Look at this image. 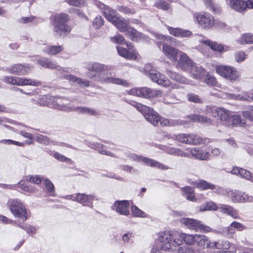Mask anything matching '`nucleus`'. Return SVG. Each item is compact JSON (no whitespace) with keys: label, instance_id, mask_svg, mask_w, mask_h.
<instances>
[{"label":"nucleus","instance_id":"f257e3e1","mask_svg":"<svg viewBox=\"0 0 253 253\" xmlns=\"http://www.w3.org/2000/svg\"><path fill=\"white\" fill-rule=\"evenodd\" d=\"M196 234H187L183 233L164 232L159 233L158 240L162 243L161 250L175 251L177 247L181 245L182 241L189 245L195 243Z\"/></svg>","mask_w":253,"mask_h":253},{"label":"nucleus","instance_id":"f03ea898","mask_svg":"<svg viewBox=\"0 0 253 253\" xmlns=\"http://www.w3.org/2000/svg\"><path fill=\"white\" fill-rule=\"evenodd\" d=\"M88 71L86 73L87 76L93 81L100 82L102 84H112L118 85H122L124 86H127L128 83L126 81L121 78H114L111 74L108 73H100L98 76Z\"/></svg>","mask_w":253,"mask_h":253},{"label":"nucleus","instance_id":"7ed1b4c3","mask_svg":"<svg viewBox=\"0 0 253 253\" xmlns=\"http://www.w3.org/2000/svg\"><path fill=\"white\" fill-rule=\"evenodd\" d=\"M130 104L140 112L150 123L154 126L159 125L160 115L152 108L134 101H131Z\"/></svg>","mask_w":253,"mask_h":253},{"label":"nucleus","instance_id":"20e7f679","mask_svg":"<svg viewBox=\"0 0 253 253\" xmlns=\"http://www.w3.org/2000/svg\"><path fill=\"white\" fill-rule=\"evenodd\" d=\"M68 15L65 13L54 15L52 18L54 31L60 35H66L70 32L71 28L67 24Z\"/></svg>","mask_w":253,"mask_h":253},{"label":"nucleus","instance_id":"39448f33","mask_svg":"<svg viewBox=\"0 0 253 253\" xmlns=\"http://www.w3.org/2000/svg\"><path fill=\"white\" fill-rule=\"evenodd\" d=\"M65 99L61 97H55L51 96L42 97L39 103L41 106L46 105L49 108H53L57 110L67 112L69 110V106L64 104Z\"/></svg>","mask_w":253,"mask_h":253},{"label":"nucleus","instance_id":"423d86ee","mask_svg":"<svg viewBox=\"0 0 253 253\" xmlns=\"http://www.w3.org/2000/svg\"><path fill=\"white\" fill-rule=\"evenodd\" d=\"M145 74L149 76L152 81L158 84L164 86H168L170 82L167 77L158 71L151 69L150 64L145 65L144 67Z\"/></svg>","mask_w":253,"mask_h":253},{"label":"nucleus","instance_id":"0eeeda50","mask_svg":"<svg viewBox=\"0 0 253 253\" xmlns=\"http://www.w3.org/2000/svg\"><path fill=\"white\" fill-rule=\"evenodd\" d=\"M180 221L185 227L195 231L208 232L212 231L211 227L203 224L201 221L193 218H182Z\"/></svg>","mask_w":253,"mask_h":253},{"label":"nucleus","instance_id":"6e6552de","mask_svg":"<svg viewBox=\"0 0 253 253\" xmlns=\"http://www.w3.org/2000/svg\"><path fill=\"white\" fill-rule=\"evenodd\" d=\"M193 18L202 28L210 29L213 27L215 20L213 17L208 13L200 12L193 14Z\"/></svg>","mask_w":253,"mask_h":253},{"label":"nucleus","instance_id":"1a4fd4ad","mask_svg":"<svg viewBox=\"0 0 253 253\" xmlns=\"http://www.w3.org/2000/svg\"><path fill=\"white\" fill-rule=\"evenodd\" d=\"M10 211L15 217H19L23 220L27 219L26 208L18 199H11L8 201Z\"/></svg>","mask_w":253,"mask_h":253},{"label":"nucleus","instance_id":"9d476101","mask_svg":"<svg viewBox=\"0 0 253 253\" xmlns=\"http://www.w3.org/2000/svg\"><path fill=\"white\" fill-rule=\"evenodd\" d=\"M129 94L146 98L158 97L162 95L160 90L152 89L146 87L132 88L129 91Z\"/></svg>","mask_w":253,"mask_h":253},{"label":"nucleus","instance_id":"9b49d317","mask_svg":"<svg viewBox=\"0 0 253 253\" xmlns=\"http://www.w3.org/2000/svg\"><path fill=\"white\" fill-rule=\"evenodd\" d=\"M5 83L16 85H32L37 86L41 84L40 82L32 79L19 78L17 77L5 76L3 79Z\"/></svg>","mask_w":253,"mask_h":253},{"label":"nucleus","instance_id":"f8f14e48","mask_svg":"<svg viewBox=\"0 0 253 253\" xmlns=\"http://www.w3.org/2000/svg\"><path fill=\"white\" fill-rule=\"evenodd\" d=\"M170 138L177 140L179 142L190 145H198L202 141L201 137L197 135L192 134L181 133L177 135L172 134L170 136Z\"/></svg>","mask_w":253,"mask_h":253},{"label":"nucleus","instance_id":"ddd939ff","mask_svg":"<svg viewBox=\"0 0 253 253\" xmlns=\"http://www.w3.org/2000/svg\"><path fill=\"white\" fill-rule=\"evenodd\" d=\"M216 71L221 77L232 82L236 80L239 76L237 71L231 66H217Z\"/></svg>","mask_w":253,"mask_h":253},{"label":"nucleus","instance_id":"4468645a","mask_svg":"<svg viewBox=\"0 0 253 253\" xmlns=\"http://www.w3.org/2000/svg\"><path fill=\"white\" fill-rule=\"evenodd\" d=\"M129 157L133 160L136 161H142L145 165L152 167L159 168L161 169H168L169 168L163 164L159 163L153 159H149L141 156H139L134 154H130Z\"/></svg>","mask_w":253,"mask_h":253},{"label":"nucleus","instance_id":"2eb2a0df","mask_svg":"<svg viewBox=\"0 0 253 253\" xmlns=\"http://www.w3.org/2000/svg\"><path fill=\"white\" fill-rule=\"evenodd\" d=\"M227 195L234 203L251 202L253 201V197L248 196L245 193L237 190L227 191Z\"/></svg>","mask_w":253,"mask_h":253},{"label":"nucleus","instance_id":"dca6fc26","mask_svg":"<svg viewBox=\"0 0 253 253\" xmlns=\"http://www.w3.org/2000/svg\"><path fill=\"white\" fill-rule=\"evenodd\" d=\"M95 4L101 9L103 10L105 17L112 24L118 18L117 13L115 10L111 8L109 6L105 5L99 1H96Z\"/></svg>","mask_w":253,"mask_h":253},{"label":"nucleus","instance_id":"f3484780","mask_svg":"<svg viewBox=\"0 0 253 253\" xmlns=\"http://www.w3.org/2000/svg\"><path fill=\"white\" fill-rule=\"evenodd\" d=\"M179 59L177 60L176 66L183 70L188 71L194 62L184 52H179Z\"/></svg>","mask_w":253,"mask_h":253},{"label":"nucleus","instance_id":"a211bd4d","mask_svg":"<svg viewBox=\"0 0 253 253\" xmlns=\"http://www.w3.org/2000/svg\"><path fill=\"white\" fill-rule=\"evenodd\" d=\"M162 52L165 56L172 62H176L177 60V55L179 54V52H181V51L173 47L167 43H163Z\"/></svg>","mask_w":253,"mask_h":253},{"label":"nucleus","instance_id":"6ab92c4d","mask_svg":"<svg viewBox=\"0 0 253 253\" xmlns=\"http://www.w3.org/2000/svg\"><path fill=\"white\" fill-rule=\"evenodd\" d=\"M31 69V67L29 64H15L11 66L8 70V72L12 74H15L17 76L25 75L29 73Z\"/></svg>","mask_w":253,"mask_h":253},{"label":"nucleus","instance_id":"aec40b11","mask_svg":"<svg viewBox=\"0 0 253 253\" xmlns=\"http://www.w3.org/2000/svg\"><path fill=\"white\" fill-rule=\"evenodd\" d=\"M127 46L130 51L126 48L118 46L117 47L119 55L126 59L135 60L137 58V53L134 50L133 47L131 44H127Z\"/></svg>","mask_w":253,"mask_h":253},{"label":"nucleus","instance_id":"412c9836","mask_svg":"<svg viewBox=\"0 0 253 253\" xmlns=\"http://www.w3.org/2000/svg\"><path fill=\"white\" fill-rule=\"evenodd\" d=\"M112 209L118 213L124 215L129 214V204L128 201H118L115 202Z\"/></svg>","mask_w":253,"mask_h":253},{"label":"nucleus","instance_id":"4be33fe9","mask_svg":"<svg viewBox=\"0 0 253 253\" xmlns=\"http://www.w3.org/2000/svg\"><path fill=\"white\" fill-rule=\"evenodd\" d=\"M169 33L176 37L187 38L191 36L192 32L187 30H184L180 28H173L169 26H166Z\"/></svg>","mask_w":253,"mask_h":253},{"label":"nucleus","instance_id":"5701e85b","mask_svg":"<svg viewBox=\"0 0 253 253\" xmlns=\"http://www.w3.org/2000/svg\"><path fill=\"white\" fill-rule=\"evenodd\" d=\"M63 76L67 80H68L74 83L78 84L81 86L88 87L90 84L89 81L83 80L80 78L77 77L74 75L65 73L64 69H61Z\"/></svg>","mask_w":253,"mask_h":253},{"label":"nucleus","instance_id":"b1692460","mask_svg":"<svg viewBox=\"0 0 253 253\" xmlns=\"http://www.w3.org/2000/svg\"><path fill=\"white\" fill-rule=\"evenodd\" d=\"M196 159L206 161L209 158V153L208 152L202 150L198 147H195L190 150V154Z\"/></svg>","mask_w":253,"mask_h":253},{"label":"nucleus","instance_id":"393cba45","mask_svg":"<svg viewBox=\"0 0 253 253\" xmlns=\"http://www.w3.org/2000/svg\"><path fill=\"white\" fill-rule=\"evenodd\" d=\"M230 7L239 12L244 11L247 8L246 1L242 0H232L229 3Z\"/></svg>","mask_w":253,"mask_h":253},{"label":"nucleus","instance_id":"a878e982","mask_svg":"<svg viewBox=\"0 0 253 253\" xmlns=\"http://www.w3.org/2000/svg\"><path fill=\"white\" fill-rule=\"evenodd\" d=\"M245 123V120L244 119H242L239 115H236L230 117L226 122V126L232 127L241 126Z\"/></svg>","mask_w":253,"mask_h":253},{"label":"nucleus","instance_id":"bb28decb","mask_svg":"<svg viewBox=\"0 0 253 253\" xmlns=\"http://www.w3.org/2000/svg\"><path fill=\"white\" fill-rule=\"evenodd\" d=\"M219 210L220 212L225 213L233 218L237 219L239 218V214L237 211L234 209V208L227 205H220L219 207Z\"/></svg>","mask_w":253,"mask_h":253},{"label":"nucleus","instance_id":"cd10ccee","mask_svg":"<svg viewBox=\"0 0 253 253\" xmlns=\"http://www.w3.org/2000/svg\"><path fill=\"white\" fill-rule=\"evenodd\" d=\"M233 174L239 175L240 177L249 180H252V174L250 171L239 168L234 167L231 171Z\"/></svg>","mask_w":253,"mask_h":253},{"label":"nucleus","instance_id":"c85d7f7f","mask_svg":"<svg viewBox=\"0 0 253 253\" xmlns=\"http://www.w3.org/2000/svg\"><path fill=\"white\" fill-rule=\"evenodd\" d=\"M188 72H190L193 78L201 79L205 75V72L202 66L197 65L195 63Z\"/></svg>","mask_w":253,"mask_h":253},{"label":"nucleus","instance_id":"c756f323","mask_svg":"<svg viewBox=\"0 0 253 253\" xmlns=\"http://www.w3.org/2000/svg\"><path fill=\"white\" fill-rule=\"evenodd\" d=\"M189 118L193 122H197L207 125H211L212 123V120L211 118L203 115L192 114L190 115Z\"/></svg>","mask_w":253,"mask_h":253},{"label":"nucleus","instance_id":"7c9ffc66","mask_svg":"<svg viewBox=\"0 0 253 253\" xmlns=\"http://www.w3.org/2000/svg\"><path fill=\"white\" fill-rule=\"evenodd\" d=\"M69 110L67 112L76 111L81 114H86L90 115L95 116L97 115L96 111L92 109L86 107L69 106Z\"/></svg>","mask_w":253,"mask_h":253},{"label":"nucleus","instance_id":"2f4dec72","mask_svg":"<svg viewBox=\"0 0 253 253\" xmlns=\"http://www.w3.org/2000/svg\"><path fill=\"white\" fill-rule=\"evenodd\" d=\"M215 113L222 122L223 124L226 126V122L230 117V111L222 108H218L215 109Z\"/></svg>","mask_w":253,"mask_h":253},{"label":"nucleus","instance_id":"473e14b6","mask_svg":"<svg viewBox=\"0 0 253 253\" xmlns=\"http://www.w3.org/2000/svg\"><path fill=\"white\" fill-rule=\"evenodd\" d=\"M86 69L89 71L100 73L104 69V65L97 62H89L86 64Z\"/></svg>","mask_w":253,"mask_h":253},{"label":"nucleus","instance_id":"72a5a7b5","mask_svg":"<svg viewBox=\"0 0 253 253\" xmlns=\"http://www.w3.org/2000/svg\"><path fill=\"white\" fill-rule=\"evenodd\" d=\"M77 202L82 204L84 206H90L89 204L94 199L92 195H87L84 194H78Z\"/></svg>","mask_w":253,"mask_h":253},{"label":"nucleus","instance_id":"f704fd0d","mask_svg":"<svg viewBox=\"0 0 253 253\" xmlns=\"http://www.w3.org/2000/svg\"><path fill=\"white\" fill-rule=\"evenodd\" d=\"M194 185L198 188L202 190L214 189L215 188V186L214 184L204 180H199L197 181H195Z\"/></svg>","mask_w":253,"mask_h":253},{"label":"nucleus","instance_id":"c9c22d12","mask_svg":"<svg viewBox=\"0 0 253 253\" xmlns=\"http://www.w3.org/2000/svg\"><path fill=\"white\" fill-rule=\"evenodd\" d=\"M167 73L169 78L181 84H187V80L175 72H172L170 70H167Z\"/></svg>","mask_w":253,"mask_h":253},{"label":"nucleus","instance_id":"e433bc0d","mask_svg":"<svg viewBox=\"0 0 253 253\" xmlns=\"http://www.w3.org/2000/svg\"><path fill=\"white\" fill-rule=\"evenodd\" d=\"M167 153L170 155H174L177 156L190 158V155L186 153L179 148L169 147L166 150Z\"/></svg>","mask_w":253,"mask_h":253},{"label":"nucleus","instance_id":"4c0bfd02","mask_svg":"<svg viewBox=\"0 0 253 253\" xmlns=\"http://www.w3.org/2000/svg\"><path fill=\"white\" fill-rule=\"evenodd\" d=\"M200 42L209 46L213 50L221 51L223 49V47L220 44L213 42H211L208 39L202 40L200 41Z\"/></svg>","mask_w":253,"mask_h":253},{"label":"nucleus","instance_id":"58836bf2","mask_svg":"<svg viewBox=\"0 0 253 253\" xmlns=\"http://www.w3.org/2000/svg\"><path fill=\"white\" fill-rule=\"evenodd\" d=\"M183 196L187 200L191 201H194L195 200L194 189L189 186H186L182 188Z\"/></svg>","mask_w":253,"mask_h":253},{"label":"nucleus","instance_id":"ea45409f","mask_svg":"<svg viewBox=\"0 0 253 253\" xmlns=\"http://www.w3.org/2000/svg\"><path fill=\"white\" fill-rule=\"evenodd\" d=\"M38 63L44 68H47L49 69H54L57 67L56 64L46 58H41L38 60Z\"/></svg>","mask_w":253,"mask_h":253},{"label":"nucleus","instance_id":"a19ab883","mask_svg":"<svg viewBox=\"0 0 253 253\" xmlns=\"http://www.w3.org/2000/svg\"><path fill=\"white\" fill-rule=\"evenodd\" d=\"M114 25L116 26V27L121 31L125 32L127 29L129 27H128L127 22L126 20L123 19L121 20L118 18L115 22L113 23Z\"/></svg>","mask_w":253,"mask_h":253},{"label":"nucleus","instance_id":"79ce46f5","mask_svg":"<svg viewBox=\"0 0 253 253\" xmlns=\"http://www.w3.org/2000/svg\"><path fill=\"white\" fill-rule=\"evenodd\" d=\"M195 243L200 247H205L207 246L209 237L204 235L196 234Z\"/></svg>","mask_w":253,"mask_h":253},{"label":"nucleus","instance_id":"37998d69","mask_svg":"<svg viewBox=\"0 0 253 253\" xmlns=\"http://www.w3.org/2000/svg\"><path fill=\"white\" fill-rule=\"evenodd\" d=\"M237 42L241 44L253 43V35L245 34L238 39Z\"/></svg>","mask_w":253,"mask_h":253},{"label":"nucleus","instance_id":"c03bdc74","mask_svg":"<svg viewBox=\"0 0 253 253\" xmlns=\"http://www.w3.org/2000/svg\"><path fill=\"white\" fill-rule=\"evenodd\" d=\"M125 33L126 36L132 41H136L140 34V32L130 27L127 29Z\"/></svg>","mask_w":253,"mask_h":253},{"label":"nucleus","instance_id":"a18cd8bd","mask_svg":"<svg viewBox=\"0 0 253 253\" xmlns=\"http://www.w3.org/2000/svg\"><path fill=\"white\" fill-rule=\"evenodd\" d=\"M219 210V207H218L215 203L213 202H210L206 203L205 205H203L200 207V211H216Z\"/></svg>","mask_w":253,"mask_h":253},{"label":"nucleus","instance_id":"49530a36","mask_svg":"<svg viewBox=\"0 0 253 253\" xmlns=\"http://www.w3.org/2000/svg\"><path fill=\"white\" fill-rule=\"evenodd\" d=\"M156 37L160 40H162L163 41H169L170 43L173 44L174 43V44L176 46H180V42L179 41L169 36H164L163 35L157 34Z\"/></svg>","mask_w":253,"mask_h":253},{"label":"nucleus","instance_id":"de8ad7c7","mask_svg":"<svg viewBox=\"0 0 253 253\" xmlns=\"http://www.w3.org/2000/svg\"><path fill=\"white\" fill-rule=\"evenodd\" d=\"M177 253H201V250L195 249L186 246L181 247L178 248Z\"/></svg>","mask_w":253,"mask_h":253},{"label":"nucleus","instance_id":"09e8293b","mask_svg":"<svg viewBox=\"0 0 253 253\" xmlns=\"http://www.w3.org/2000/svg\"><path fill=\"white\" fill-rule=\"evenodd\" d=\"M63 49V48L62 46L53 45L47 47L44 49V51L49 54L54 55L61 52Z\"/></svg>","mask_w":253,"mask_h":253},{"label":"nucleus","instance_id":"8fccbe9b","mask_svg":"<svg viewBox=\"0 0 253 253\" xmlns=\"http://www.w3.org/2000/svg\"><path fill=\"white\" fill-rule=\"evenodd\" d=\"M227 97L228 98L230 99H241L243 100H248L249 99L251 98L253 100V93H250L249 94L245 96H240V95H238V96L235 94H231V93H227L226 94Z\"/></svg>","mask_w":253,"mask_h":253},{"label":"nucleus","instance_id":"3c124183","mask_svg":"<svg viewBox=\"0 0 253 253\" xmlns=\"http://www.w3.org/2000/svg\"><path fill=\"white\" fill-rule=\"evenodd\" d=\"M18 186L23 191L29 193H33L36 191L35 187L26 185L25 182L22 180L18 183Z\"/></svg>","mask_w":253,"mask_h":253},{"label":"nucleus","instance_id":"603ef678","mask_svg":"<svg viewBox=\"0 0 253 253\" xmlns=\"http://www.w3.org/2000/svg\"><path fill=\"white\" fill-rule=\"evenodd\" d=\"M187 98L190 102H192L195 103H202V100L199 96L194 93H189L187 94Z\"/></svg>","mask_w":253,"mask_h":253},{"label":"nucleus","instance_id":"864d4df0","mask_svg":"<svg viewBox=\"0 0 253 253\" xmlns=\"http://www.w3.org/2000/svg\"><path fill=\"white\" fill-rule=\"evenodd\" d=\"M154 6L158 8L164 10H167L169 8V4L162 0H157L155 2Z\"/></svg>","mask_w":253,"mask_h":253},{"label":"nucleus","instance_id":"5fc2aeb1","mask_svg":"<svg viewBox=\"0 0 253 253\" xmlns=\"http://www.w3.org/2000/svg\"><path fill=\"white\" fill-rule=\"evenodd\" d=\"M244 117L253 122V106H250L246 110L243 112Z\"/></svg>","mask_w":253,"mask_h":253},{"label":"nucleus","instance_id":"6e6d98bb","mask_svg":"<svg viewBox=\"0 0 253 253\" xmlns=\"http://www.w3.org/2000/svg\"><path fill=\"white\" fill-rule=\"evenodd\" d=\"M53 156L56 159L62 162H69L71 163L72 162L70 159L66 157L58 152L54 153Z\"/></svg>","mask_w":253,"mask_h":253},{"label":"nucleus","instance_id":"4d7b16f0","mask_svg":"<svg viewBox=\"0 0 253 253\" xmlns=\"http://www.w3.org/2000/svg\"><path fill=\"white\" fill-rule=\"evenodd\" d=\"M247 55L243 51H238L235 54L236 61L238 62H241L244 61L247 58Z\"/></svg>","mask_w":253,"mask_h":253},{"label":"nucleus","instance_id":"13d9d810","mask_svg":"<svg viewBox=\"0 0 253 253\" xmlns=\"http://www.w3.org/2000/svg\"><path fill=\"white\" fill-rule=\"evenodd\" d=\"M111 40L112 42L117 44H123L126 43V41L124 37L120 35L112 37Z\"/></svg>","mask_w":253,"mask_h":253},{"label":"nucleus","instance_id":"bf43d9fd","mask_svg":"<svg viewBox=\"0 0 253 253\" xmlns=\"http://www.w3.org/2000/svg\"><path fill=\"white\" fill-rule=\"evenodd\" d=\"M223 231L227 236H230L235 233L236 230L232 223L228 227L225 228Z\"/></svg>","mask_w":253,"mask_h":253},{"label":"nucleus","instance_id":"052dcab7","mask_svg":"<svg viewBox=\"0 0 253 253\" xmlns=\"http://www.w3.org/2000/svg\"><path fill=\"white\" fill-rule=\"evenodd\" d=\"M132 214L136 216L139 217H145V214L142 211L140 210L136 206H133L131 208Z\"/></svg>","mask_w":253,"mask_h":253},{"label":"nucleus","instance_id":"680f3d73","mask_svg":"<svg viewBox=\"0 0 253 253\" xmlns=\"http://www.w3.org/2000/svg\"><path fill=\"white\" fill-rule=\"evenodd\" d=\"M43 184L48 192L51 193L54 191V187L53 184L49 179L45 178L43 180Z\"/></svg>","mask_w":253,"mask_h":253},{"label":"nucleus","instance_id":"e2e57ef3","mask_svg":"<svg viewBox=\"0 0 253 253\" xmlns=\"http://www.w3.org/2000/svg\"><path fill=\"white\" fill-rule=\"evenodd\" d=\"M118 9L119 11L126 14H132L135 13V11L133 9L124 6H119Z\"/></svg>","mask_w":253,"mask_h":253},{"label":"nucleus","instance_id":"0e129e2a","mask_svg":"<svg viewBox=\"0 0 253 253\" xmlns=\"http://www.w3.org/2000/svg\"><path fill=\"white\" fill-rule=\"evenodd\" d=\"M230 244L228 241H218V250H227L229 248Z\"/></svg>","mask_w":253,"mask_h":253},{"label":"nucleus","instance_id":"69168bd1","mask_svg":"<svg viewBox=\"0 0 253 253\" xmlns=\"http://www.w3.org/2000/svg\"><path fill=\"white\" fill-rule=\"evenodd\" d=\"M104 20L101 16L96 17L93 21V25L96 29H98L103 25Z\"/></svg>","mask_w":253,"mask_h":253},{"label":"nucleus","instance_id":"338daca9","mask_svg":"<svg viewBox=\"0 0 253 253\" xmlns=\"http://www.w3.org/2000/svg\"><path fill=\"white\" fill-rule=\"evenodd\" d=\"M205 82L210 85H214L216 84V79L210 75H208L205 79Z\"/></svg>","mask_w":253,"mask_h":253},{"label":"nucleus","instance_id":"774afa93","mask_svg":"<svg viewBox=\"0 0 253 253\" xmlns=\"http://www.w3.org/2000/svg\"><path fill=\"white\" fill-rule=\"evenodd\" d=\"M37 139L38 142L44 145H48L50 143V140L47 137L41 134L37 136Z\"/></svg>","mask_w":253,"mask_h":253}]
</instances>
